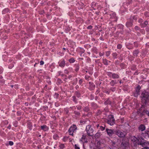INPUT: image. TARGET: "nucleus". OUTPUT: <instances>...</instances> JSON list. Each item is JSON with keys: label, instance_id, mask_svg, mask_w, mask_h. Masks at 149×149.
<instances>
[{"label": "nucleus", "instance_id": "obj_37", "mask_svg": "<svg viewBox=\"0 0 149 149\" xmlns=\"http://www.w3.org/2000/svg\"><path fill=\"white\" fill-rule=\"evenodd\" d=\"M141 149H149V147L145 146L143 148H142Z\"/></svg>", "mask_w": 149, "mask_h": 149}, {"label": "nucleus", "instance_id": "obj_14", "mask_svg": "<svg viewBox=\"0 0 149 149\" xmlns=\"http://www.w3.org/2000/svg\"><path fill=\"white\" fill-rule=\"evenodd\" d=\"M65 61L63 60L60 63H59V65L61 67H64L65 66Z\"/></svg>", "mask_w": 149, "mask_h": 149}, {"label": "nucleus", "instance_id": "obj_30", "mask_svg": "<svg viewBox=\"0 0 149 149\" xmlns=\"http://www.w3.org/2000/svg\"><path fill=\"white\" fill-rule=\"evenodd\" d=\"M64 145L63 144H61L60 145V147L62 149L63 148H64Z\"/></svg>", "mask_w": 149, "mask_h": 149}, {"label": "nucleus", "instance_id": "obj_20", "mask_svg": "<svg viewBox=\"0 0 149 149\" xmlns=\"http://www.w3.org/2000/svg\"><path fill=\"white\" fill-rule=\"evenodd\" d=\"M104 103L106 104H111V102L108 99Z\"/></svg>", "mask_w": 149, "mask_h": 149}, {"label": "nucleus", "instance_id": "obj_43", "mask_svg": "<svg viewBox=\"0 0 149 149\" xmlns=\"http://www.w3.org/2000/svg\"><path fill=\"white\" fill-rule=\"evenodd\" d=\"M55 95L56 96V97H58V94H55Z\"/></svg>", "mask_w": 149, "mask_h": 149}, {"label": "nucleus", "instance_id": "obj_24", "mask_svg": "<svg viewBox=\"0 0 149 149\" xmlns=\"http://www.w3.org/2000/svg\"><path fill=\"white\" fill-rule=\"evenodd\" d=\"M110 54V51H107L106 53V55L107 56H109Z\"/></svg>", "mask_w": 149, "mask_h": 149}, {"label": "nucleus", "instance_id": "obj_13", "mask_svg": "<svg viewBox=\"0 0 149 149\" xmlns=\"http://www.w3.org/2000/svg\"><path fill=\"white\" fill-rule=\"evenodd\" d=\"M111 77L113 79H118L119 78V76L117 74L113 73L112 74Z\"/></svg>", "mask_w": 149, "mask_h": 149}, {"label": "nucleus", "instance_id": "obj_44", "mask_svg": "<svg viewBox=\"0 0 149 149\" xmlns=\"http://www.w3.org/2000/svg\"><path fill=\"white\" fill-rule=\"evenodd\" d=\"M80 122L81 123H83V122H82L81 121H80Z\"/></svg>", "mask_w": 149, "mask_h": 149}, {"label": "nucleus", "instance_id": "obj_27", "mask_svg": "<svg viewBox=\"0 0 149 149\" xmlns=\"http://www.w3.org/2000/svg\"><path fill=\"white\" fill-rule=\"evenodd\" d=\"M122 47V46L120 44H118V45L117 47L118 49H120Z\"/></svg>", "mask_w": 149, "mask_h": 149}, {"label": "nucleus", "instance_id": "obj_42", "mask_svg": "<svg viewBox=\"0 0 149 149\" xmlns=\"http://www.w3.org/2000/svg\"><path fill=\"white\" fill-rule=\"evenodd\" d=\"M101 111L100 110V111H98V114H100L101 113Z\"/></svg>", "mask_w": 149, "mask_h": 149}, {"label": "nucleus", "instance_id": "obj_16", "mask_svg": "<svg viewBox=\"0 0 149 149\" xmlns=\"http://www.w3.org/2000/svg\"><path fill=\"white\" fill-rule=\"evenodd\" d=\"M128 145V143L127 142L123 141L121 143V145L124 147H126Z\"/></svg>", "mask_w": 149, "mask_h": 149}, {"label": "nucleus", "instance_id": "obj_32", "mask_svg": "<svg viewBox=\"0 0 149 149\" xmlns=\"http://www.w3.org/2000/svg\"><path fill=\"white\" fill-rule=\"evenodd\" d=\"M28 127L30 130H31L32 129V126L31 124H29L28 125Z\"/></svg>", "mask_w": 149, "mask_h": 149}, {"label": "nucleus", "instance_id": "obj_41", "mask_svg": "<svg viewBox=\"0 0 149 149\" xmlns=\"http://www.w3.org/2000/svg\"><path fill=\"white\" fill-rule=\"evenodd\" d=\"M74 112L76 114H77L78 115H80V113L78 112H77L75 111Z\"/></svg>", "mask_w": 149, "mask_h": 149}, {"label": "nucleus", "instance_id": "obj_2", "mask_svg": "<svg viewBox=\"0 0 149 149\" xmlns=\"http://www.w3.org/2000/svg\"><path fill=\"white\" fill-rule=\"evenodd\" d=\"M149 97V95L147 93L143 92L141 94V100L142 103L145 104L147 102L148 98Z\"/></svg>", "mask_w": 149, "mask_h": 149}, {"label": "nucleus", "instance_id": "obj_48", "mask_svg": "<svg viewBox=\"0 0 149 149\" xmlns=\"http://www.w3.org/2000/svg\"><path fill=\"white\" fill-rule=\"evenodd\" d=\"M11 86L12 87H13V85H11Z\"/></svg>", "mask_w": 149, "mask_h": 149}, {"label": "nucleus", "instance_id": "obj_35", "mask_svg": "<svg viewBox=\"0 0 149 149\" xmlns=\"http://www.w3.org/2000/svg\"><path fill=\"white\" fill-rule=\"evenodd\" d=\"M40 65H42L44 64V62L43 61H41L40 62Z\"/></svg>", "mask_w": 149, "mask_h": 149}, {"label": "nucleus", "instance_id": "obj_21", "mask_svg": "<svg viewBox=\"0 0 149 149\" xmlns=\"http://www.w3.org/2000/svg\"><path fill=\"white\" fill-rule=\"evenodd\" d=\"M69 61L70 63H73L75 61V60L73 58H72L69 59Z\"/></svg>", "mask_w": 149, "mask_h": 149}, {"label": "nucleus", "instance_id": "obj_15", "mask_svg": "<svg viewBox=\"0 0 149 149\" xmlns=\"http://www.w3.org/2000/svg\"><path fill=\"white\" fill-rule=\"evenodd\" d=\"M148 22L147 21H145L143 23H142L141 24V26L142 27H145L148 24Z\"/></svg>", "mask_w": 149, "mask_h": 149}, {"label": "nucleus", "instance_id": "obj_40", "mask_svg": "<svg viewBox=\"0 0 149 149\" xmlns=\"http://www.w3.org/2000/svg\"><path fill=\"white\" fill-rule=\"evenodd\" d=\"M82 82V80L81 79H80L79 81V83L80 84H81Z\"/></svg>", "mask_w": 149, "mask_h": 149}, {"label": "nucleus", "instance_id": "obj_19", "mask_svg": "<svg viewBox=\"0 0 149 149\" xmlns=\"http://www.w3.org/2000/svg\"><path fill=\"white\" fill-rule=\"evenodd\" d=\"M139 51L138 50H135L133 52V54L134 56H136L137 54L139 53Z\"/></svg>", "mask_w": 149, "mask_h": 149}, {"label": "nucleus", "instance_id": "obj_4", "mask_svg": "<svg viewBox=\"0 0 149 149\" xmlns=\"http://www.w3.org/2000/svg\"><path fill=\"white\" fill-rule=\"evenodd\" d=\"M146 129L145 126L143 124H141L139 127V135H141V137H144V134H146V133H143L142 132L145 130Z\"/></svg>", "mask_w": 149, "mask_h": 149}, {"label": "nucleus", "instance_id": "obj_3", "mask_svg": "<svg viewBox=\"0 0 149 149\" xmlns=\"http://www.w3.org/2000/svg\"><path fill=\"white\" fill-rule=\"evenodd\" d=\"M86 131L88 135L89 136H92L93 135L94 130L91 127L90 125H88L86 127Z\"/></svg>", "mask_w": 149, "mask_h": 149}, {"label": "nucleus", "instance_id": "obj_34", "mask_svg": "<svg viewBox=\"0 0 149 149\" xmlns=\"http://www.w3.org/2000/svg\"><path fill=\"white\" fill-rule=\"evenodd\" d=\"M72 98H73V101L75 102H76V97L75 96H73L72 97Z\"/></svg>", "mask_w": 149, "mask_h": 149}, {"label": "nucleus", "instance_id": "obj_18", "mask_svg": "<svg viewBox=\"0 0 149 149\" xmlns=\"http://www.w3.org/2000/svg\"><path fill=\"white\" fill-rule=\"evenodd\" d=\"M111 85L112 86H113L116 84V81L114 80H112L110 82Z\"/></svg>", "mask_w": 149, "mask_h": 149}, {"label": "nucleus", "instance_id": "obj_22", "mask_svg": "<svg viewBox=\"0 0 149 149\" xmlns=\"http://www.w3.org/2000/svg\"><path fill=\"white\" fill-rule=\"evenodd\" d=\"M103 62L105 65H107L108 64L107 60L106 59L103 60Z\"/></svg>", "mask_w": 149, "mask_h": 149}, {"label": "nucleus", "instance_id": "obj_10", "mask_svg": "<svg viewBox=\"0 0 149 149\" xmlns=\"http://www.w3.org/2000/svg\"><path fill=\"white\" fill-rule=\"evenodd\" d=\"M106 131L107 132V134L109 136H112L113 134L114 133L113 130L111 129H109L107 128Z\"/></svg>", "mask_w": 149, "mask_h": 149}, {"label": "nucleus", "instance_id": "obj_36", "mask_svg": "<svg viewBox=\"0 0 149 149\" xmlns=\"http://www.w3.org/2000/svg\"><path fill=\"white\" fill-rule=\"evenodd\" d=\"M92 26H90L87 27V29H92Z\"/></svg>", "mask_w": 149, "mask_h": 149}, {"label": "nucleus", "instance_id": "obj_38", "mask_svg": "<svg viewBox=\"0 0 149 149\" xmlns=\"http://www.w3.org/2000/svg\"><path fill=\"white\" fill-rule=\"evenodd\" d=\"M135 29L136 30H138L139 29V28L137 26H135Z\"/></svg>", "mask_w": 149, "mask_h": 149}, {"label": "nucleus", "instance_id": "obj_7", "mask_svg": "<svg viewBox=\"0 0 149 149\" xmlns=\"http://www.w3.org/2000/svg\"><path fill=\"white\" fill-rule=\"evenodd\" d=\"M138 144L142 146L143 147H144L147 146L148 144V143L145 140H142L139 141Z\"/></svg>", "mask_w": 149, "mask_h": 149}, {"label": "nucleus", "instance_id": "obj_25", "mask_svg": "<svg viewBox=\"0 0 149 149\" xmlns=\"http://www.w3.org/2000/svg\"><path fill=\"white\" fill-rule=\"evenodd\" d=\"M112 55L114 58H116L117 56V54L116 53H114L112 54Z\"/></svg>", "mask_w": 149, "mask_h": 149}, {"label": "nucleus", "instance_id": "obj_1", "mask_svg": "<svg viewBox=\"0 0 149 149\" xmlns=\"http://www.w3.org/2000/svg\"><path fill=\"white\" fill-rule=\"evenodd\" d=\"M115 134L120 138H123L126 135L127 133L125 131L118 130L115 131Z\"/></svg>", "mask_w": 149, "mask_h": 149}, {"label": "nucleus", "instance_id": "obj_55", "mask_svg": "<svg viewBox=\"0 0 149 149\" xmlns=\"http://www.w3.org/2000/svg\"><path fill=\"white\" fill-rule=\"evenodd\" d=\"M97 92V93H98V92Z\"/></svg>", "mask_w": 149, "mask_h": 149}, {"label": "nucleus", "instance_id": "obj_31", "mask_svg": "<svg viewBox=\"0 0 149 149\" xmlns=\"http://www.w3.org/2000/svg\"><path fill=\"white\" fill-rule=\"evenodd\" d=\"M99 55L100 56H103L104 54V52H103L102 53L100 52L99 53Z\"/></svg>", "mask_w": 149, "mask_h": 149}, {"label": "nucleus", "instance_id": "obj_9", "mask_svg": "<svg viewBox=\"0 0 149 149\" xmlns=\"http://www.w3.org/2000/svg\"><path fill=\"white\" fill-rule=\"evenodd\" d=\"M141 88L139 85H138L136 89V92L134 94V95L135 97H137L139 95L140 90Z\"/></svg>", "mask_w": 149, "mask_h": 149}, {"label": "nucleus", "instance_id": "obj_49", "mask_svg": "<svg viewBox=\"0 0 149 149\" xmlns=\"http://www.w3.org/2000/svg\"><path fill=\"white\" fill-rule=\"evenodd\" d=\"M36 63L35 65H34V66H36Z\"/></svg>", "mask_w": 149, "mask_h": 149}, {"label": "nucleus", "instance_id": "obj_26", "mask_svg": "<svg viewBox=\"0 0 149 149\" xmlns=\"http://www.w3.org/2000/svg\"><path fill=\"white\" fill-rule=\"evenodd\" d=\"M105 126L104 127H102V126H100V129L102 130L103 131L105 130Z\"/></svg>", "mask_w": 149, "mask_h": 149}, {"label": "nucleus", "instance_id": "obj_53", "mask_svg": "<svg viewBox=\"0 0 149 149\" xmlns=\"http://www.w3.org/2000/svg\"><path fill=\"white\" fill-rule=\"evenodd\" d=\"M143 114H142L141 116H143Z\"/></svg>", "mask_w": 149, "mask_h": 149}, {"label": "nucleus", "instance_id": "obj_5", "mask_svg": "<svg viewBox=\"0 0 149 149\" xmlns=\"http://www.w3.org/2000/svg\"><path fill=\"white\" fill-rule=\"evenodd\" d=\"M77 129V127L76 125H73L69 128L68 131L70 135L73 136V133Z\"/></svg>", "mask_w": 149, "mask_h": 149}, {"label": "nucleus", "instance_id": "obj_46", "mask_svg": "<svg viewBox=\"0 0 149 149\" xmlns=\"http://www.w3.org/2000/svg\"><path fill=\"white\" fill-rule=\"evenodd\" d=\"M99 125H97V127H99Z\"/></svg>", "mask_w": 149, "mask_h": 149}, {"label": "nucleus", "instance_id": "obj_29", "mask_svg": "<svg viewBox=\"0 0 149 149\" xmlns=\"http://www.w3.org/2000/svg\"><path fill=\"white\" fill-rule=\"evenodd\" d=\"M112 74L111 72H108L107 73V75L109 76L110 77H111Z\"/></svg>", "mask_w": 149, "mask_h": 149}, {"label": "nucleus", "instance_id": "obj_51", "mask_svg": "<svg viewBox=\"0 0 149 149\" xmlns=\"http://www.w3.org/2000/svg\"><path fill=\"white\" fill-rule=\"evenodd\" d=\"M112 91H113V89H112Z\"/></svg>", "mask_w": 149, "mask_h": 149}, {"label": "nucleus", "instance_id": "obj_8", "mask_svg": "<svg viewBox=\"0 0 149 149\" xmlns=\"http://www.w3.org/2000/svg\"><path fill=\"white\" fill-rule=\"evenodd\" d=\"M131 141L134 144H138L139 141V139L134 136H132L130 138Z\"/></svg>", "mask_w": 149, "mask_h": 149}, {"label": "nucleus", "instance_id": "obj_50", "mask_svg": "<svg viewBox=\"0 0 149 149\" xmlns=\"http://www.w3.org/2000/svg\"><path fill=\"white\" fill-rule=\"evenodd\" d=\"M63 49L65 50V48H63Z\"/></svg>", "mask_w": 149, "mask_h": 149}, {"label": "nucleus", "instance_id": "obj_33", "mask_svg": "<svg viewBox=\"0 0 149 149\" xmlns=\"http://www.w3.org/2000/svg\"><path fill=\"white\" fill-rule=\"evenodd\" d=\"M9 144L10 146H12L13 144V142L12 141H9Z\"/></svg>", "mask_w": 149, "mask_h": 149}, {"label": "nucleus", "instance_id": "obj_45", "mask_svg": "<svg viewBox=\"0 0 149 149\" xmlns=\"http://www.w3.org/2000/svg\"><path fill=\"white\" fill-rule=\"evenodd\" d=\"M2 70H1V72H0V74L1 73H2Z\"/></svg>", "mask_w": 149, "mask_h": 149}, {"label": "nucleus", "instance_id": "obj_6", "mask_svg": "<svg viewBox=\"0 0 149 149\" xmlns=\"http://www.w3.org/2000/svg\"><path fill=\"white\" fill-rule=\"evenodd\" d=\"M109 119L107 121V123L111 125H113L115 123V120L113 116L110 115L109 116Z\"/></svg>", "mask_w": 149, "mask_h": 149}, {"label": "nucleus", "instance_id": "obj_23", "mask_svg": "<svg viewBox=\"0 0 149 149\" xmlns=\"http://www.w3.org/2000/svg\"><path fill=\"white\" fill-rule=\"evenodd\" d=\"M89 84H90V87H92V88H93L95 87V85L93 84V83H91V82H89Z\"/></svg>", "mask_w": 149, "mask_h": 149}, {"label": "nucleus", "instance_id": "obj_54", "mask_svg": "<svg viewBox=\"0 0 149 149\" xmlns=\"http://www.w3.org/2000/svg\"><path fill=\"white\" fill-rule=\"evenodd\" d=\"M120 83H121V81H120Z\"/></svg>", "mask_w": 149, "mask_h": 149}, {"label": "nucleus", "instance_id": "obj_47", "mask_svg": "<svg viewBox=\"0 0 149 149\" xmlns=\"http://www.w3.org/2000/svg\"><path fill=\"white\" fill-rule=\"evenodd\" d=\"M148 115L149 116V112L148 113Z\"/></svg>", "mask_w": 149, "mask_h": 149}, {"label": "nucleus", "instance_id": "obj_52", "mask_svg": "<svg viewBox=\"0 0 149 149\" xmlns=\"http://www.w3.org/2000/svg\"><path fill=\"white\" fill-rule=\"evenodd\" d=\"M112 91H113V89H112Z\"/></svg>", "mask_w": 149, "mask_h": 149}, {"label": "nucleus", "instance_id": "obj_28", "mask_svg": "<svg viewBox=\"0 0 149 149\" xmlns=\"http://www.w3.org/2000/svg\"><path fill=\"white\" fill-rule=\"evenodd\" d=\"M74 146L75 149H80L79 147L77 145L75 144Z\"/></svg>", "mask_w": 149, "mask_h": 149}, {"label": "nucleus", "instance_id": "obj_11", "mask_svg": "<svg viewBox=\"0 0 149 149\" xmlns=\"http://www.w3.org/2000/svg\"><path fill=\"white\" fill-rule=\"evenodd\" d=\"M86 135L84 134L82 135V136L81 138V141L83 142L87 143L88 142L86 139Z\"/></svg>", "mask_w": 149, "mask_h": 149}, {"label": "nucleus", "instance_id": "obj_17", "mask_svg": "<svg viewBox=\"0 0 149 149\" xmlns=\"http://www.w3.org/2000/svg\"><path fill=\"white\" fill-rule=\"evenodd\" d=\"M132 21H130V22H127L126 23V25L127 27H130L132 26Z\"/></svg>", "mask_w": 149, "mask_h": 149}, {"label": "nucleus", "instance_id": "obj_39", "mask_svg": "<svg viewBox=\"0 0 149 149\" xmlns=\"http://www.w3.org/2000/svg\"><path fill=\"white\" fill-rule=\"evenodd\" d=\"M76 95L78 97H79L80 96V94L78 93L77 92L76 93Z\"/></svg>", "mask_w": 149, "mask_h": 149}, {"label": "nucleus", "instance_id": "obj_12", "mask_svg": "<svg viewBox=\"0 0 149 149\" xmlns=\"http://www.w3.org/2000/svg\"><path fill=\"white\" fill-rule=\"evenodd\" d=\"M41 129L44 131H46L49 129L48 127L45 125H44L41 126Z\"/></svg>", "mask_w": 149, "mask_h": 149}]
</instances>
